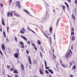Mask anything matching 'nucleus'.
Here are the masks:
<instances>
[{"label": "nucleus", "instance_id": "31", "mask_svg": "<svg viewBox=\"0 0 77 77\" xmlns=\"http://www.w3.org/2000/svg\"><path fill=\"white\" fill-rule=\"evenodd\" d=\"M36 62H37V60H34L33 61L34 64H36Z\"/></svg>", "mask_w": 77, "mask_h": 77}, {"label": "nucleus", "instance_id": "45", "mask_svg": "<svg viewBox=\"0 0 77 77\" xmlns=\"http://www.w3.org/2000/svg\"><path fill=\"white\" fill-rule=\"evenodd\" d=\"M21 47L23 48H24L25 47V46H24V45H21Z\"/></svg>", "mask_w": 77, "mask_h": 77}, {"label": "nucleus", "instance_id": "19", "mask_svg": "<svg viewBox=\"0 0 77 77\" xmlns=\"http://www.w3.org/2000/svg\"><path fill=\"white\" fill-rule=\"evenodd\" d=\"M2 24L4 26H5V23H4V21H3V18L2 19Z\"/></svg>", "mask_w": 77, "mask_h": 77}, {"label": "nucleus", "instance_id": "40", "mask_svg": "<svg viewBox=\"0 0 77 77\" xmlns=\"http://www.w3.org/2000/svg\"><path fill=\"white\" fill-rule=\"evenodd\" d=\"M45 72H46V74H49V72H48L47 70L45 71Z\"/></svg>", "mask_w": 77, "mask_h": 77}, {"label": "nucleus", "instance_id": "5", "mask_svg": "<svg viewBox=\"0 0 77 77\" xmlns=\"http://www.w3.org/2000/svg\"><path fill=\"white\" fill-rule=\"evenodd\" d=\"M24 32H25V29H24V27H23L22 29L20 30V32L21 33L24 34Z\"/></svg>", "mask_w": 77, "mask_h": 77}, {"label": "nucleus", "instance_id": "16", "mask_svg": "<svg viewBox=\"0 0 77 77\" xmlns=\"http://www.w3.org/2000/svg\"><path fill=\"white\" fill-rule=\"evenodd\" d=\"M9 70L11 72H12V71H14V68H11L9 69Z\"/></svg>", "mask_w": 77, "mask_h": 77}, {"label": "nucleus", "instance_id": "41", "mask_svg": "<svg viewBox=\"0 0 77 77\" xmlns=\"http://www.w3.org/2000/svg\"><path fill=\"white\" fill-rule=\"evenodd\" d=\"M27 43L29 44V45H30V42L29 41H28L27 42Z\"/></svg>", "mask_w": 77, "mask_h": 77}, {"label": "nucleus", "instance_id": "35", "mask_svg": "<svg viewBox=\"0 0 77 77\" xmlns=\"http://www.w3.org/2000/svg\"><path fill=\"white\" fill-rule=\"evenodd\" d=\"M62 66H63V68H66L67 66H65V65H64V64H62Z\"/></svg>", "mask_w": 77, "mask_h": 77}, {"label": "nucleus", "instance_id": "26", "mask_svg": "<svg viewBox=\"0 0 77 77\" xmlns=\"http://www.w3.org/2000/svg\"><path fill=\"white\" fill-rule=\"evenodd\" d=\"M0 31L1 32H3V29H2V26H0Z\"/></svg>", "mask_w": 77, "mask_h": 77}, {"label": "nucleus", "instance_id": "62", "mask_svg": "<svg viewBox=\"0 0 77 77\" xmlns=\"http://www.w3.org/2000/svg\"><path fill=\"white\" fill-rule=\"evenodd\" d=\"M71 49L72 50V49H73V47H72V45L71 46Z\"/></svg>", "mask_w": 77, "mask_h": 77}, {"label": "nucleus", "instance_id": "6", "mask_svg": "<svg viewBox=\"0 0 77 77\" xmlns=\"http://www.w3.org/2000/svg\"><path fill=\"white\" fill-rule=\"evenodd\" d=\"M1 48L2 50H5V45L3 44L1 45Z\"/></svg>", "mask_w": 77, "mask_h": 77}, {"label": "nucleus", "instance_id": "25", "mask_svg": "<svg viewBox=\"0 0 77 77\" xmlns=\"http://www.w3.org/2000/svg\"><path fill=\"white\" fill-rule=\"evenodd\" d=\"M75 40V37H74V36H72V41H74Z\"/></svg>", "mask_w": 77, "mask_h": 77}, {"label": "nucleus", "instance_id": "12", "mask_svg": "<svg viewBox=\"0 0 77 77\" xmlns=\"http://www.w3.org/2000/svg\"><path fill=\"white\" fill-rule=\"evenodd\" d=\"M14 73H15V74H18V72L17 70V69H16L13 72Z\"/></svg>", "mask_w": 77, "mask_h": 77}, {"label": "nucleus", "instance_id": "20", "mask_svg": "<svg viewBox=\"0 0 77 77\" xmlns=\"http://www.w3.org/2000/svg\"><path fill=\"white\" fill-rule=\"evenodd\" d=\"M64 3L65 4V5H66L68 10H69V8H68L69 7V5H68V4H67V3H66V2H64Z\"/></svg>", "mask_w": 77, "mask_h": 77}, {"label": "nucleus", "instance_id": "21", "mask_svg": "<svg viewBox=\"0 0 77 77\" xmlns=\"http://www.w3.org/2000/svg\"><path fill=\"white\" fill-rule=\"evenodd\" d=\"M24 11L25 12H26V14H30V13H29V11H28L27 10H24Z\"/></svg>", "mask_w": 77, "mask_h": 77}, {"label": "nucleus", "instance_id": "54", "mask_svg": "<svg viewBox=\"0 0 77 77\" xmlns=\"http://www.w3.org/2000/svg\"><path fill=\"white\" fill-rule=\"evenodd\" d=\"M32 46H35V44H32Z\"/></svg>", "mask_w": 77, "mask_h": 77}, {"label": "nucleus", "instance_id": "33", "mask_svg": "<svg viewBox=\"0 0 77 77\" xmlns=\"http://www.w3.org/2000/svg\"><path fill=\"white\" fill-rule=\"evenodd\" d=\"M15 38H14V40H15L16 42H17L18 41L17 40V37L16 36L15 37Z\"/></svg>", "mask_w": 77, "mask_h": 77}, {"label": "nucleus", "instance_id": "47", "mask_svg": "<svg viewBox=\"0 0 77 77\" xmlns=\"http://www.w3.org/2000/svg\"><path fill=\"white\" fill-rule=\"evenodd\" d=\"M53 56H54V57L55 59H56V56L54 54H53Z\"/></svg>", "mask_w": 77, "mask_h": 77}, {"label": "nucleus", "instance_id": "29", "mask_svg": "<svg viewBox=\"0 0 77 77\" xmlns=\"http://www.w3.org/2000/svg\"><path fill=\"white\" fill-rule=\"evenodd\" d=\"M0 53L2 57H3V53H2V51L1 50H0Z\"/></svg>", "mask_w": 77, "mask_h": 77}, {"label": "nucleus", "instance_id": "14", "mask_svg": "<svg viewBox=\"0 0 77 77\" xmlns=\"http://www.w3.org/2000/svg\"><path fill=\"white\" fill-rule=\"evenodd\" d=\"M61 6H62L63 9V10L64 11H65V9L66 8V7L63 5H61Z\"/></svg>", "mask_w": 77, "mask_h": 77}, {"label": "nucleus", "instance_id": "8", "mask_svg": "<svg viewBox=\"0 0 77 77\" xmlns=\"http://www.w3.org/2000/svg\"><path fill=\"white\" fill-rule=\"evenodd\" d=\"M47 18V17H43L41 19V21L42 22H43L45 21V19Z\"/></svg>", "mask_w": 77, "mask_h": 77}, {"label": "nucleus", "instance_id": "11", "mask_svg": "<svg viewBox=\"0 0 77 77\" xmlns=\"http://www.w3.org/2000/svg\"><path fill=\"white\" fill-rule=\"evenodd\" d=\"M52 39V38L51 37H49L50 43V44L51 45V44H52V41H51Z\"/></svg>", "mask_w": 77, "mask_h": 77}, {"label": "nucleus", "instance_id": "49", "mask_svg": "<svg viewBox=\"0 0 77 77\" xmlns=\"http://www.w3.org/2000/svg\"><path fill=\"white\" fill-rule=\"evenodd\" d=\"M44 34V35H45V36L46 35H47V33H46L45 32H44V33H43Z\"/></svg>", "mask_w": 77, "mask_h": 77}, {"label": "nucleus", "instance_id": "13", "mask_svg": "<svg viewBox=\"0 0 77 77\" xmlns=\"http://www.w3.org/2000/svg\"><path fill=\"white\" fill-rule=\"evenodd\" d=\"M48 71L50 72L51 74H53V70L51 69H48Z\"/></svg>", "mask_w": 77, "mask_h": 77}, {"label": "nucleus", "instance_id": "39", "mask_svg": "<svg viewBox=\"0 0 77 77\" xmlns=\"http://www.w3.org/2000/svg\"><path fill=\"white\" fill-rule=\"evenodd\" d=\"M53 30V28L52 27H50L49 28V31H52Z\"/></svg>", "mask_w": 77, "mask_h": 77}, {"label": "nucleus", "instance_id": "46", "mask_svg": "<svg viewBox=\"0 0 77 77\" xmlns=\"http://www.w3.org/2000/svg\"><path fill=\"white\" fill-rule=\"evenodd\" d=\"M46 69H50V67H45Z\"/></svg>", "mask_w": 77, "mask_h": 77}, {"label": "nucleus", "instance_id": "53", "mask_svg": "<svg viewBox=\"0 0 77 77\" xmlns=\"http://www.w3.org/2000/svg\"><path fill=\"white\" fill-rule=\"evenodd\" d=\"M31 32H32V33H35V32H34L33 31V30L31 29Z\"/></svg>", "mask_w": 77, "mask_h": 77}, {"label": "nucleus", "instance_id": "38", "mask_svg": "<svg viewBox=\"0 0 77 77\" xmlns=\"http://www.w3.org/2000/svg\"><path fill=\"white\" fill-rule=\"evenodd\" d=\"M45 67H46L47 66V62H46V61L45 60Z\"/></svg>", "mask_w": 77, "mask_h": 77}, {"label": "nucleus", "instance_id": "3", "mask_svg": "<svg viewBox=\"0 0 77 77\" xmlns=\"http://www.w3.org/2000/svg\"><path fill=\"white\" fill-rule=\"evenodd\" d=\"M16 5L19 8H21V5H20V1H17L16 2Z\"/></svg>", "mask_w": 77, "mask_h": 77}, {"label": "nucleus", "instance_id": "32", "mask_svg": "<svg viewBox=\"0 0 77 77\" xmlns=\"http://www.w3.org/2000/svg\"><path fill=\"white\" fill-rule=\"evenodd\" d=\"M74 35V31L72 32L71 31V35Z\"/></svg>", "mask_w": 77, "mask_h": 77}, {"label": "nucleus", "instance_id": "17", "mask_svg": "<svg viewBox=\"0 0 77 77\" xmlns=\"http://www.w3.org/2000/svg\"><path fill=\"white\" fill-rule=\"evenodd\" d=\"M76 68V66H75V65H74L72 68V70H74V69H75Z\"/></svg>", "mask_w": 77, "mask_h": 77}, {"label": "nucleus", "instance_id": "51", "mask_svg": "<svg viewBox=\"0 0 77 77\" xmlns=\"http://www.w3.org/2000/svg\"><path fill=\"white\" fill-rule=\"evenodd\" d=\"M67 1H68V2H69V3H71V0H67Z\"/></svg>", "mask_w": 77, "mask_h": 77}, {"label": "nucleus", "instance_id": "44", "mask_svg": "<svg viewBox=\"0 0 77 77\" xmlns=\"http://www.w3.org/2000/svg\"><path fill=\"white\" fill-rule=\"evenodd\" d=\"M7 68H8L9 69V68H10V66H9V65H7Z\"/></svg>", "mask_w": 77, "mask_h": 77}, {"label": "nucleus", "instance_id": "43", "mask_svg": "<svg viewBox=\"0 0 77 77\" xmlns=\"http://www.w3.org/2000/svg\"><path fill=\"white\" fill-rule=\"evenodd\" d=\"M71 29L72 32H74V28H72Z\"/></svg>", "mask_w": 77, "mask_h": 77}, {"label": "nucleus", "instance_id": "28", "mask_svg": "<svg viewBox=\"0 0 77 77\" xmlns=\"http://www.w3.org/2000/svg\"><path fill=\"white\" fill-rule=\"evenodd\" d=\"M40 72L42 75L44 74V73H43V72H42L40 69H39Z\"/></svg>", "mask_w": 77, "mask_h": 77}, {"label": "nucleus", "instance_id": "18", "mask_svg": "<svg viewBox=\"0 0 77 77\" xmlns=\"http://www.w3.org/2000/svg\"><path fill=\"white\" fill-rule=\"evenodd\" d=\"M21 37V38H23V39H24L25 41H27V38H26V37L22 36V35H20Z\"/></svg>", "mask_w": 77, "mask_h": 77}, {"label": "nucleus", "instance_id": "10", "mask_svg": "<svg viewBox=\"0 0 77 77\" xmlns=\"http://www.w3.org/2000/svg\"><path fill=\"white\" fill-rule=\"evenodd\" d=\"M14 56L15 58H18V54L16 53L14 54Z\"/></svg>", "mask_w": 77, "mask_h": 77}, {"label": "nucleus", "instance_id": "50", "mask_svg": "<svg viewBox=\"0 0 77 77\" xmlns=\"http://www.w3.org/2000/svg\"><path fill=\"white\" fill-rule=\"evenodd\" d=\"M75 3L76 5L77 4V0H75Z\"/></svg>", "mask_w": 77, "mask_h": 77}, {"label": "nucleus", "instance_id": "22", "mask_svg": "<svg viewBox=\"0 0 77 77\" xmlns=\"http://www.w3.org/2000/svg\"><path fill=\"white\" fill-rule=\"evenodd\" d=\"M3 35L5 38H6V33H5V32L4 31L3 32Z\"/></svg>", "mask_w": 77, "mask_h": 77}, {"label": "nucleus", "instance_id": "42", "mask_svg": "<svg viewBox=\"0 0 77 77\" xmlns=\"http://www.w3.org/2000/svg\"><path fill=\"white\" fill-rule=\"evenodd\" d=\"M26 53L27 54H29V51L27 50H26Z\"/></svg>", "mask_w": 77, "mask_h": 77}, {"label": "nucleus", "instance_id": "2", "mask_svg": "<svg viewBox=\"0 0 77 77\" xmlns=\"http://www.w3.org/2000/svg\"><path fill=\"white\" fill-rule=\"evenodd\" d=\"M13 13V11H11V12H8L7 13V17H8L9 15H10V17H13V14H12Z\"/></svg>", "mask_w": 77, "mask_h": 77}, {"label": "nucleus", "instance_id": "1", "mask_svg": "<svg viewBox=\"0 0 77 77\" xmlns=\"http://www.w3.org/2000/svg\"><path fill=\"white\" fill-rule=\"evenodd\" d=\"M68 53L67 55L65 56L66 58H69L70 59L71 57V56L72 55V52L71 51V49L68 50Z\"/></svg>", "mask_w": 77, "mask_h": 77}, {"label": "nucleus", "instance_id": "58", "mask_svg": "<svg viewBox=\"0 0 77 77\" xmlns=\"http://www.w3.org/2000/svg\"><path fill=\"white\" fill-rule=\"evenodd\" d=\"M60 63H62V61H61V59H60Z\"/></svg>", "mask_w": 77, "mask_h": 77}, {"label": "nucleus", "instance_id": "59", "mask_svg": "<svg viewBox=\"0 0 77 77\" xmlns=\"http://www.w3.org/2000/svg\"><path fill=\"white\" fill-rule=\"evenodd\" d=\"M6 40H7V41H8V42H9V39H8V38H6Z\"/></svg>", "mask_w": 77, "mask_h": 77}, {"label": "nucleus", "instance_id": "9", "mask_svg": "<svg viewBox=\"0 0 77 77\" xmlns=\"http://www.w3.org/2000/svg\"><path fill=\"white\" fill-rule=\"evenodd\" d=\"M28 60L29 63V64L30 65H32V61H31V59H30V56H29L28 57Z\"/></svg>", "mask_w": 77, "mask_h": 77}, {"label": "nucleus", "instance_id": "4", "mask_svg": "<svg viewBox=\"0 0 77 77\" xmlns=\"http://www.w3.org/2000/svg\"><path fill=\"white\" fill-rule=\"evenodd\" d=\"M13 13L14 14V15L16 16V17H20V14L17 13L16 12H15V11H13Z\"/></svg>", "mask_w": 77, "mask_h": 77}, {"label": "nucleus", "instance_id": "55", "mask_svg": "<svg viewBox=\"0 0 77 77\" xmlns=\"http://www.w3.org/2000/svg\"><path fill=\"white\" fill-rule=\"evenodd\" d=\"M40 56L41 57H42V54H41V52H40Z\"/></svg>", "mask_w": 77, "mask_h": 77}, {"label": "nucleus", "instance_id": "64", "mask_svg": "<svg viewBox=\"0 0 77 77\" xmlns=\"http://www.w3.org/2000/svg\"><path fill=\"white\" fill-rule=\"evenodd\" d=\"M54 38H55V33H54Z\"/></svg>", "mask_w": 77, "mask_h": 77}, {"label": "nucleus", "instance_id": "7", "mask_svg": "<svg viewBox=\"0 0 77 77\" xmlns=\"http://www.w3.org/2000/svg\"><path fill=\"white\" fill-rule=\"evenodd\" d=\"M24 66L23 64H21V70H22L23 71H24Z\"/></svg>", "mask_w": 77, "mask_h": 77}, {"label": "nucleus", "instance_id": "36", "mask_svg": "<svg viewBox=\"0 0 77 77\" xmlns=\"http://www.w3.org/2000/svg\"><path fill=\"white\" fill-rule=\"evenodd\" d=\"M9 26H8L7 27V32L8 33H9Z\"/></svg>", "mask_w": 77, "mask_h": 77}, {"label": "nucleus", "instance_id": "27", "mask_svg": "<svg viewBox=\"0 0 77 77\" xmlns=\"http://www.w3.org/2000/svg\"><path fill=\"white\" fill-rule=\"evenodd\" d=\"M38 44V45H41V42L39 40H38L37 41Z\"/></svg>", "mask_w": 77, "mask_h": 77}, {"label": "nucleus", "instance_id": "48", "mask_svg": "<svg viewBox=\"0 0 77 77\" xmlns=\"http://www.w3.org/2000/svg\"><path fill=\"white\" fill-rule=\"evenodd\" d=\"M45 36H46V38H48V39L49 38V37H48V35H47V34L46 35H45Z\"/></svg>", "mask_w": 77, "mask_h": 77}, {"label": "nucleus", "instance_id": "34", "mask_svg": "<svg viewBox=\"0 0 77 77\" xmlns=\"http://www.w3.org/2000/svg\"><path fill=\"white\" fill-rule=\"evenodd\" d=\"M12 0H9V5H11V3H12Z\"/></svg>", "mask_w": 77, "mask_h": 77}, {"label": "nucleus", "instance_id": "15", "mask_svg": "<svg viewBox=\"0 0 77 77\" xmlns=\"http://www.w3.org/2000/svg\"><path fill=\"white\" fill-rule=\"evenodd\" d=\"M72 18H74L75 21V17L74 16V14H72Z\"/></svg>", "mask_w": 77, "mask_h": 77}, {"label": "nucleus", "instance_id": "61", "mask_svg": "<svg viewBox=\"0 0 77 77\" xmlns=\"http://www.w3.org/2000/svg\"><path fill=\"white\" fill-rule=\"evenodd\" d=\"M49 32L50 33H51V34H52V32H51V31H49Z\"/></svg>", "mask_w": 77, "mask_h": 77}, {"label": "nucleus", "instance_id": "37", "mask_svg": "<svg viewBox=\"0 0 77 77\" xmlns=\"http://www.w3.org/2000/svg\"><path fill=\"white\" fill-rule=\"evenodd\" d=\"M20 44H21V45H24V43H23V42H21V41H20Z\"/></svg>", "mask_w": 77, "mask_h": 77}, {"label": "nucleus", "instance_id": "52", "mask_svg": "<svg viewBox=\"0 0 77 77\" xmlns=\"http://www.w3.org/2000/svg\"><path fill=\"white\" fill-rule=\"evenodd\" d=\"M34 49H35V50L36 51H37V48H36V47L35 46Z\"/></svg>", "mask_w": 77, "mask_h": 77}, {"label": "nucleus", "instance_id": "63", "mask_svg": "<svg viewBox=\"0 0 77 77\" xmlns=\"http://www.w3.org/2000/svg\"><path fill=\"white\" fill-rule=\"evenodd\" d=\"M49 77H52V76H51V75L49 74Z\"/></svg>", "mask_w": 77, "mask_h": 77}, {"label": "nucleus", "instance_id": "57", "mask_svg": "<svg viewBox=\"0 0 77 77\" xmlns=\"http://www.w3.org/2000/svg\"><path fill=\"white\" fill-rule=\"evenodd\" d=\"M7 76H8V77H12V76H10V75H9L7 74Z\"/></svg>", "mask_w": 77, "mask_h": 77}, {"label": "nucleus", "instance_id": "56", "mask_svg": "<svg viewBox=\"0 0 77 77\" xmlns=\"http://www.w3.org/2000/svg\"><path fill=\"white\" fill-rule=\"evenodd\" d=\"M15 77H18V75L17 74H15Z\"/></svg>", "mask_w": 77, "mask_h": 77}, {"label": "nucleus", "instance_id": "24", "mask_svg": "<svg viewBox=\"0 0 77 77\" xmlns=\"http://www.w3.org/2000/svg\"><path fill=\"white\" fill-rule=\"evenodd\" d=\"M70 66H69V68H70L71 67V66L72 65V63L71 62H70Z\"/></svg>", "mask_w": 77, "mask_h": 77}, {"label": "nucleus", "instance_id": "60", "mask_svg": "<svg viewBox=\"0 0 77 77\" xmlns=\"http://www.w3.org/2000/svg\"><path fill=\"white\" fill-rule=\"evenodd\" d=\"M1 6L2 7H3V4H2V3L1 4Z\"/></svg>", "mask_w": 77, "mask_h": 77}, {"label": "nucleus", "instance_id": "30", "mask_svg": "<svg viewBox=\"0 0 77 77\" xmlns=\"http://www.w3.org/2000/svg\"><path fill=\"white\" fill-rule=\"evenodd\" d=\"M27 29H28V31H30V30H31V29L29 28V26H28L27 27Z\"/></svg>", "mask_w": 77, "mask_h": 77}, {"label": "nucleus", "instance_id": "23", "mask_svg": "<svg viewBox=\"0 0 77 77\" xmlns=\"http://www.w3.org/2000/svg\"><path fill=\"white\" fill-rule=\"evenodd\" d=\"M59 20H60V18H59L58 19V20H57L56 24V25L57 26L58 25V24L59 23Z\"/></svg>", "mask_w": 77, "mask_h": 77}]
</instances>
